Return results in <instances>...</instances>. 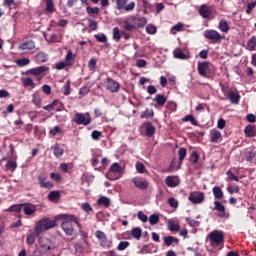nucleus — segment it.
I'll return each mask as SVG.
<instances>
[{
  "label": "nucleus",
  "instance_id": "412c9836",
  "mask_svg": "<svg viewBox=\"0 0 256 256\" xmlns=\"http://www.w3.org/2000/svg\"><path fill=\"white\" fill-rule=\"evenodd\" d=\"M22 211L25 215H33V213L37 212V206L33 204H22Z\"/></svg>",
  "mask_w": 256,
  "mask_h": 256
},
{
  "label": "nucleus",
  "instance_id": "f8f14e48",
  "mask_svg": "<svg viewBox=\"0 0 256 256\" xmlns=\"http://www.w3.org/2000/svg\"><path fill=\"white\" fill-rule=\"evenodd\" d=\"M188 199L190 203H193L194 205H198L199 203H203V201H205V193L191 192Z\"/></svg>",
  "mask_w": 256,
  "mask_h": 256
},
{
  "label": "nucleus",
  "instance_id": "2f4dec72",
  "mask_svg": "<svg viewBox=\"0 0 256 256\" xmlns=\"http://www.w3.org/2000/svg\"><path fill=\"white\" fill-rule=\"evenodd\" d=\"M154 101H156L159 107H164L165 103H167V97H165V95L158 94L156 95Z\"/></svg>",
  "mask_w": 256,
  "mask_h": 256
},
{
  "label": "nucleus",
  "instance_id": "680f3d73",
  "mask_svg": "<svg viewBox=\"0 0 256 256\" xmlns=\"http://www.w3.org/2000/svg\"><path fill=\"white\" fill-rule=\"evenodd\" d=\"M168 229L169 231H179L180 227H179V224L175 223V222H170L168 223Z\"/></svg>",
  "mask_w": 256,
  "mask_h": 256
},
{
  "label": "nucleus",
  "instance_id": "f03ea898",
  "mask_svg": "<svg viewBox=\"0 0 256 256\" xmlns=\"http://www.w3.org/2000/svg\"><path fill=\"white\" fill-rule=\"evenodd\" d=\"M147 25V18L143 16H129L124 20L125 31H133L135 29H141Z\"/></svg>",
  "mask_w": 256,
  "mask_h": 256
},
{
  "label": "nucleus",
  "instance_id": "a211bd4d",
  "mask_svg": "<svg viewBox=\"0 0 256 256\" xmlns=\"http://www.w3.org/2000/svg\"><path fill=\"white\" fill-rule=\"evenodd\" d=\"M63 107V103H61V101L59 100H53L50 104L46 105L43 107L44 111H54V109H56V111H61V108Z\"/></svg>",
  "mask_w": 256,
  "mask_h": 256
},
{
  "label": "nucleus",
  "instance_id": "e2e57ef3",
  "mask_svg": "<svg viewBox=\"0 0 256 256\" xmlns=\"http://www.w3.org/2000/svg\"><path fill=\"white\" fill-rule=\"evenodd\" d=\"M88 25H89V28L92 30V31H97L98 29V24H97V21L95 20H92V19H88Z\"/></svg>",
  "mask_w": 256,
  "mask_h": 256
},
{
  "label": "nucleus",
  "instance_id": "4be33fe9",
  "mask_svg": "<svg viewBox=\"0 0 256 256\" xmlns=\"http://www.w3.org/2000/svg\"><path fill=\"white\" fill-rule=\"evenodd\" d=\"M228 99L231 103H233L234 105H237L239 101H241V96L239 95V92L230 90L228 93Z\"/></svg>",
  "mask_w": 256,
  "mask_h": 256
},
{
  "label": "nucleus",
  "instance_id": "0eeeda50",
  "mask_svg": "<svg viewBox=\"0 0 256 256\" xmlns=\"http://www.w3.org/2000/svg\"><path fill=\"white\" fill-rule=\"evenodd\" d=\"M74 123H76V125H90L91 115L89 112H86L85 114L77 112L74 115Z\"/></svg>",
  "mask_w": 256,
  "mask_h": 256
},
{
  "label": "nucleus",
  "instance_id": "338daca9",
  "mask_svg": "<svg viewBox=\"0 0 256 256\" xmlns=\"http://www.w3.org/2000/svg\"><path fill=\"white\" fill-rule=\"evenodd\" d=\"M136 171H138V173H145V164H143L142 162H137Z\"/></svg>",
  "mask_w": 256,
  "mask_h": 256
},
{
  "label": "nucleus",
  "instance_id": "c756f323",
  "mask_svg": "<svg viewBox=\"0 0 256 256\" xmlns=\"http://www.w3.org/2000/svg\"><path fill=\"white\" fill-rule=\"evenodd\" d=\"M244 133L246 137H255L256 136V128L253 125H248L245 127Z\"/></svg>",
  "mask_w": 256,
  "mask_h": 256
},
{
  "label": "nucleus",
  "instance_id": "423d86ee",
  "mask_svg": "<svg viewBox=\"0 0 256 256\" xmlns=\"http://www.w3.org/2000/svg\"><path fill=\"white\" fill-rule=\"evenodd\" d=\"M208 238L210 239L211 245H215L216 247H221L225 241V237L223 236V232L219 230L212 231Z\"/></svg>",
  "mask_w": 256,
  "mask_h": 256
},
{
  "label": "nucleus",
  "instance_id": "79ce46f5",
  "mask_svg": "<svg viewBox=\"0 0 256 256\" xmlns=\"http://www.w3.org/2000/svg\"><path fill=\"white\" fill-rule=\"evenodd\" d=\"M21 210H23V204H15L10 206L6 211H9V212L14 211L16 213H19Z\"/></svg>",
  "mask_w": 256,
  "mask_h": 256
},
{
  "label": "nucleus",
  "instance_id": "37998d69",
  "mask_svg": "<svg viewBox=\"0 0 256 256\" xmlns=\"http://www.w3.org/2000/svg\"><path fill=\"white\" fill-rule=\"evenodd\" d=\"M49 57L47 56L46 53L40 52L37 54V61L40 63H47Z\"/></svg>",
  "mask_w": 256,
  "mask_h": 256
},
{
  "label": "nucleus",
  "instance_id": "bb28decb",
  "mask_svg": "<svg viewBox=\"0 0 256 256\" xmlns=\"http://www.w3.org/2000/svg\"><path fill=\"white\" fill-rule=\"evenodd\" d=\"M218 29L222 31V33H229V23L225 19H221L218 24Z\"/></svg>",
  "mask_w": 256,
  "mask_h": 256
},
{
  "label": "nucleus",
  "instance_id": "6e6d98bb",
  "mask_svg": "<svg viewBox=\"0 0 256 256\" xmlns=\"http://www.w3.org/2000/svg\"><path fill=\"white\" fill-rule=\"evenodd\" d=\"M186 223H188V225H190V227H199L201 225V222H199L197 220H193L191 218H186Z\"/></svg>",
  "mask_w": 256,
  "mask_h": 256
},
{
  "label": "nucleus",
  "instance_id": "393cba45",
  "mask_svg": "<svg viewBox=\"0 0 256 256\" xmlns=\"http://www.w3.org/2000/svg\"><path fill=\"white\" fill-rule=\"evenodd\" d=\"M173 55L175 59H181V60L191 59V56L189 54L183 53V51H181V49L179 48H176L174 50Z\"/></svg>",
  "mask_w": 256,
  "mask_h": 256
},
{
  "label": "nucleus",
  "instance_id": "603ef678",
  "mask_svg": "<svg viewBox=\"0 0 256 256\" xmlns=\"http://www.w3.org/2000/svg\"><path fill=\"white\" fill-rule=\"evenodd\" d=\"M182 30H183V23H178L171 28V33H172V35H175V33L182 31Z\"/></svg>",
  "mask_w": 256,
  "mask_h": 256
},
{
  "label": "nucleus",
  "instance_id": "ddd939ff",
  "mask_svg": "<svg viewBox=\"0 0 256 256\" xmlns=\"http://www.w3.org/2000/svg\"><path fill=\"white\" fill-rule=\"evenodd\" d=\"M37 179L38 185H40L42 189H53L54 185L51 183V181H47V174L44 172L40 173Z\"/></svg>",
  "mask_w": 256,
  "mask_h": 256
},
{
  "label": "nucleus",
  "instance_id": "8fccbe9b",
  "mask_svg": "<svg viewBox=\"0 0 256 256\" xmlns=\"http://www.w3.org/2000/svg\"><path fill=\"white\" fill-rule=\"evenodd\" d=\"M63 94L67 97L68 95H71V81H67L64 85V92Z\"/></svg>",
  "mask_w": 256,
  "mask_h": 256
},
{
  "label": "nucleus",
  "instance_id": "72a5a7b5",
  "mask_svg": "<svg viewBox=\"0 0 256 256\" xmlns=\"http://www.w3.org/2000/svg\"><path fill=\"white\" fill-rule=\"evenodd\" d=\"M146 135L147 137H153L155 135V126L151 122L146 124Z\"/></svg>",
  "mask_w": 256,
  "mask_h": 256
},
{
  "label": "nucleus",
  "instance_id": "4c0bfd02",
  "mask_svg": "<svg viewBox=\"0 0 256 256\" xmlns=\"http://www.w3.org/2000/svg\"><path fill=\"white\" fill-rule=\"evenodd\" d=\"M215 199H223V190L220 187L216 186L212 189Z\"/></svg>",
  "mask_w": 256,
  "mask_h": 256
},
{
  "label": "nucleus",
  "instance_id": "09e8293b",
  "mask_svg": "<svg viewBox=\"0 0 256 256\" xmlns=\"http://www.w3.org/2000/svg\"><path fill=\"white\" fill-rule=\"evenodd\" d=\"M146 33H148V35H155V33H157V27L153 24L148 25L146 27Z\"/></svg>",
  "mask_w": 256,
  "mask_h": 256
},
{
  "label": "nucleus",
  "instance_id": "c9c22d12",
  "mask_svg": "<svg viewBox=\"0 0 256 256\" xmlns=\"http://www.w3.org/2000/svg\"><path fill=\"white\" fill-rule=\"evenodd\" d=\"M247 49L248 51H256V37L253 36L251 39L247 42Z\"/></svg>",
  "mask_w": 256,
  "mask_h": 256
},
{
  "label": "nucleus",
  "instance_id": "b1692460",
  "mask_svg": "<svg viewBox=\"0 0 256 256\" xmlns=\"http://www.w3.org/2000/svg\"><path fill=\"white\" fill-rule=\"evenodd\" d=\"M19 49H21V51H33V49H35V42H33V40H28L20 44Z\"/></svg>",
  "mask_w": 256,
  "mask_h": 256
},
{
  "label": "nucleus",
  "instance_id": "ea45409f",
  "mask_svg": "<svg viewBox=\"0 0 256 256\" xmlns=\"http://www.w3.org/2000/svg\"><path fill=\"white\" fill-rule=\"evenodd\" d=\"M131 235L134 239H137V241H139V239H141V235H142V230L141 228H133L131 230Z\"/></svg>",
  "mask_w": 256,
  "mask_h": 256
},
{
  "label": "nucleus",
  "instance_id": "6ab92c4d",
  "mask_svg": "<svg viewBox=\"0 0 256 256\" xmlns=\"http://www.w3.org/2000/svg\"><path fill=\"white\" fill-rule=\"evenodd\" d=\"M223 140V136L221 135V132L217 129H212L210 131V141L211 143H221Z\"/></svg>",
  "mask_w": 256,
  "mask_h": 256
},
{
  "label": "nucleus",
  "instance_id": "4468645a",
  "mask_svg": "<svg viewBox=\"0 0 256 256\" xmlns=\"http://www.w3.org/2000/svg\"><path fill=\"white\" fill-rule=\"evenodd\" d=\"M95 237L98 239V241H100V245L101 247H111V241L107 238V235L104 234L103 231H96L95 232Z\"/></svg>",
  "mask_w": 256,
  "mask_h": 256
},
{
  "label": "nucleus",
  "instance_id": "7c9ffc66",
  "mask_svg": "<svg viewBox=\"0 0 256 256\" xmlns=\"http://www.w3.org/2000/svg\"><path fill=\"white\" fill-rule=\"evenodd\" d=\"M74 61H75V56L73 55V51L68 50V53L65 57V64L67 65V67H71Z\"/></svg>",
  "mask_w": 256,
  "mask_h": 256
},
{
  "label": "nucleus",
  "instance_id": "20e7f679",
  "mask_svg": "<svg viewBox=\"0 0 256 256\" xmlns=\"http://www.w3.org/2000/svg\"><path fill=\"white\" fill-rule=\"evenodd\" d=\"M39 245L40 251L43 253V255H51V253L57 249L55 242L48 238H39Z\"/></svg>",
  "mask_w": 256,
  "mask_h": 256
},
{
  "label": "nucleus",
  "instance_id": "f257e3e1",
  "mask_svg": "<svg viewBox=\"0 0 256 256\" xmlns=\"http://www.w3.org/2000/svg\"><path fill=\"white\" fill-rule=\"evenodd\" d=\"M61 228L66 235L73 237L75 235V227H78L81 230V224L79 223V218L75 215L64 214L62 215Z\"/></svg>",
  "mask_w": 256,
  "mask_h": 256
},
{
  "label": "nucleus",
  "instance_id": "5701e85b",
  "mask_svg": "<svg viewBox=\"0 0 256 256\" xmlns=\"http://www.w3.org/2000/svg\"><path fill=\"white\" fill-rule=\"evenodd\" d=\"M165 183L167 187H177L179 185V177L178 176H168L165 179Z\"/></svg>",
  "mask_w": 256,
  "mask_h": 256
},
{
  "label": "nucleus",
  "instance_id": "f3484780",
  "mask_svg": "<svg viewBox=\"0 0 256 256\" xmlns=\"http://www.w3.org/2000/svg\"><path fill=\"white\" fill-rule=\"evenodd\" d=\"M198 13L202 19H211V8L206 4L199 7Z\"/></svg>",
  "mask_w": 256,
  "mask_h": 256
},
{
  "label": "nucleus",
  "instance_id": "de8ad7c7",
  "mask_svg": "<svg viewBox=\"0 0 256 256\" xmlns=\"http://www.w3.org/2000/svg\"><path fill=\"white\" fill-rule=\"evenodd\" d=\"M148 221L150 225H157V223H159V215L157 214L150 215V217L148 218Z\"/></svg>",
  "mask_w": 256,
  "mask_h": 256
},
{
  "label": "nucleus",
  "instance_id": "2eb2a0df",
  "mask_svg": "<svg viewBox=\"0 0 256 256\" xmlns=\"http://www.w3.org/2000/svg\"><path fill=\"white\" fill-rule=\"evenodd\" d=\"M132 183L137 187V189H141L142 191L149 187V181L142 177L133 178Z\"/></svg>",
  "mask_w": 256,
  "mask_h": 256
},
{
  "label": "nucleus",
  "instance_id": "69168bd1",
  "mask_svg": "<svg viewBox=\"0 0 256 256\" xmlns=\"http://www.w3.org/2000/svg\"><path fill=\"white\" fill-rule=\"evenodd\" d=\"M6 168L9 169L10 171H15V169H17V162L8 161L6 164Z\"/></svg>",
  "mask_w": 256,
  "mask_h": 256
},
{
  "label": "nucleus",
  "instance_id": "9b49d317",
  "mask_svg": "<svg viewBox=\"0 0 256 256\" xmlns=\"http://www.w3.org/2000/svg\"><path fill=\"white\" fill-rule=\"evenodd\" d=\"M204 37L205 39H208L209 41H213L214 43H217L223 39L221 34L217 32V30H206L204 31Z\"/></svg>",
  "mask_w": 256,
  "mask_h": 256
},
{
  "label": "nucleus",
  "instance_id": "473e14b6",
  "mask_svg": "<svg viewBox=\"0 0 256 256\" xmlns=\"http://www.w3.org/2000/svg\"><path fill=\"white\" fill-rule=\"evenodd\" d=\"M32 103L38 108L41 107V94L39 92H35L32 95Z\"/></svg>",
  "mask_w": 256,
  "mask_h": 256
},
{
  "label": "nucleus",
  "instance_id": "7ed1b4c3",
  "mask_svg": "<svg viewBox=\"0 0 256 256\" xmlns=\"http://www.w3.org/2000/svg\"><path fill=\"white\" fill-rule=\"evenodd\" d=\"M53 227H57V222L51 220L49 217H44L36 223L34 230L41 235L43 231H49V229H53Z\"/></svg>",
  "mask_w": 256,
  "mask_h": 256
},
{
  "label": "nucleus",
  "instance_id": "13d9d810",
  "mask_svg": "<svg viewBox=\"0 0 256 256\" xmlns=\"http://www.w3.org/2000/svg\"><path fill=\"white\" fill-rule=\"evenodd\" d=\"M178 155H179V161H183V159H185V157H187V149L179 148Z\"/></svg>",
  "mask_w": 256,
  "mask_h": 256
},
{
  "label": "nucleus",
  "instance_id": "9d476101",
  "mask_svg": "<svg viewBox=\"0 0 256 256\" xmlns=\"http://www.w3.org/2000/svg\"><path fill=\"white\" fill-rule=\"evenodd\" d=\"M105 88L110 93H119L120 85L119 82L115 81L114 79L108 77L104 81Z\"/></svg>",
  "mask_w": 256,
  "mask_h": 256
},
{
  "label": "nucleus",
  "instance_id": "4d7b16f0",
  "mask_svg": "<svg viewBox=\"0 0 256 256\" xmlns=\"http://www.w3.org/2000/svg\"><path fill=\"white\" fill-rule=\"evenodd\" d=\"M95 39L99 41V43H107V36L103 33L95 35Z\"/></svg>",
  "mask_w": 256,
  "mask_h": 256
},
{
  "label": "nucleus",
  "instance_id": "c03bdc74",
  "mask_svg": "<svg viewBox=\"0 0 256 256\" xmlns=\"http://www.w3.org/2000/svg\"><path fill=\"white\" fill-rule=\"evenodd\" d=\"M113 39L114 41H121V30H119V27L113 28Z\"/></svg>",
  "mask_w": 256,
  "mask_h": 256
},
{
  "label": "nucleus",
  "instance_id": "39448f33",
  "mask_svg": "<svg viewBox=\"0 0 256 256\" xmlns=\"http://www.w3.org/2000/svg\"><path fill=\"white\" fill-rule=\"evenodd\" d=\"M123 173V169L119 163H113L110 166L109 171L106 174L107 179L110 181H117V179H121V175Z\"/></svg>",
  "mask_w": 256,
  "mask_h": 256
},
{
  "label": "nucleus",
  "instance_id": "a19ab883",
  "mask_svg": "<svg viewBox=\"0 0 256 256\" xmlns=\"http://www.w3.org/2000/svg\"><path fill=\"white\" fill-rule=\"evenodd\" d=\"M29 63H31V60H29V58H22L16 60V65H18V67H27Z\"/></svg>",
  "mask_w": 256,
  "mask_h": 256
},
{
  "label": "nucleus",
  "instance_id": "0e129e2a",
  "mask_svg": "<svg viewBox=\"0 0 256 256\" xmlns=\"http://www.w3.org/2000/svg\"><path fill=\"white\" fill-rule=\"evenodd\" d=\"M81 208L83 209V211H85L86 213H91L93 211V207H91V204L89 203H83L81 205Z\"/></svg>",
  "mask_w": 256,
  "mask_h": 256
},
{
  "label": "nucleus",
  "instance_id": "49530a36",
  "mask_svg": "<svg viewBox=\"0 0 256 256\" xmlns=\"http://www.w3.org/2000/svg\"><path fill=\"white\" fill-rule=\"evenodd\" d=\"M86 13H88V15H99V7L88 6L86 8Z\"/></svg>",
  "mask_w": 256,
  "mask_h": 256
},
{
  "label": "nucleus",
  "instance_id": "6e6552de",
  "mask_svg": "<svg viewBox=\"0 0 256 256\" xmlns=\"http://www.w3.org/2000/svg\"><path fill=\"white\" fill-rule=\"evenodd\" d=\"M115 3V9L118 11H133L135 9V2L127 4V0H112Z\"/></svg>",
  "mask_w": 256,
  "mask_h": 256
},
{
  "label": "nucleus",
  "instance_id": "58836bf2",
  "mask_svg": "<svg viewBox=\"0 0 256 256\" xmlns=\"http://www.w3.org/2000/svg\"><path fill=\"white\" fill-rule=\"evenodd\" d=\"M22 83L24 87H32V89H35V82H33V79L31 77H26L22 80Z\"/></svg>",
  "mask_w": 256,
  "mask_h": 256
},
{
  "label": "nucleus",
  "instance_id": "bf43d9fd",
  "mask_svg": "<svg viewBox=\"0 0 256 256\" xmlns=\"http://www.w3.org/2000/svg\"><path fill=\"white\" fill-rule=\"evenodd\" d=\"M142 119H149V117H153V110H145L144 112L141 113L140 116Z\"/></svg>",
  "mask_w": 256,
  "mask_h": 256
},
{
  "label": "nucleus",
  "instance_id": "c85d7f7f",
  "mask_svg": "<svg viewBox=\"0 0 256 256\" xmlns=\"http://www.w3.org/2000/svg\"><path fill=\"white\" fill-rule=\"evenodd\" d=\"M52 149L57 159H59V157H63V153H65V150H63V148L60 147L59 144H55L54 146H52Z\"/></svg>",
  "mask_w": 256,
  "mask_h": 256
},
{
  "label": "nucleus",
  "instance_id": "f704fd0d",
  "mask_svg": "<svg viewBox=\"0 0 256 256\" xmlns=\"http://www.w3.org/2000/svg\"><path fill=\"white\" fill-rule=\"evenodd\" d=\"M46 3V11L47 13H54L55 12V3L54 0H44Z\"/></svg>",
  "mask_w": 256,
  "mask_h": 256
},
{
  "label": "nucleus",
  "instance_id": "5fc2aeb1",
  "mask_svg": "<svg viewBox=\"0 0 256 256\" xmlns=\"http://www.w3.org/2000/svg\"><path fill=\"white\" fill-rule=\"evenodd\" d=\"M182 121L187 122L190 121V123H192L193 125L197 126L198 122L195 120V117L193 115H187L185 116Z\"/></svg>",
  "mask_w": 256,
  "mask_h": 256
},
{
  "label": "nucleus",
  "instance_id": "864d4df0",
  "mask_svg": "<svg viewBox=\"0 0 256 256\" xmlns=\"http://www.w3.org/2000/svg\"><path fill=\"white\" fill-rule=\"evenodd\" d=\"M137 217L140 221H142V223H147V221H149V217H147V215L143 213V211H139L137 213Z\"/></svg>",
  "mask_w": 256,
  "mask_h": 256
},
{
  "label": "nucleus",
  "instance_id": "e433bc0d",
  "mask_svg": "<svg viewBox=\"0 0 256 256\" xmlns=\"http://www.w3.org/2000/svg\"><path fill=\"white\" fill-rule=\"evenodd\" d=\"M49 201H59L61 199V194H59V191H51L48 194Z\"/></svg>",
  "mask_w": 256,
  "mask_h": 256
},
{
  "label": "nucleus",
  "instance_id": "052dcab7",
  "mask_svg": "<svg viewBox=\"0 0 256 256\" xmlns=\"http://www.w3.org/2000/svg\"><path fill=\"white\" fill-rule=\"evenodd\" d=\"M168 205H170V207H173L174 209H177L179 207V201H177V199L175 198H169Z\"/></svg>",
  "mask_w": 256,
  "mask_h": 256
},
{
  "label": "nucleus",
  "instance_id": "aec40b11",
  "mask_svg": "<svg viewBox=\"0 0 256 256\" xmlns=\"http://www.w3.org/2000/svg\"><path fill=\"white\" fill-rule=\"evenodd\" d=\"M214 209H215V211H218V217H220L221 219H223V217H227V212L225 210V206L221 202L215 201Z\"/></svg>",
  "mask_w": 256,
  "mask_h": 256
},
{
  "label": "nucleus",
  "instance_id": "774afa93",
  "mask_svg": "<svg viewBox=\"0 0 256 256\" xmlns=\"http://www.w3.org/2000/svg\"><path fill=\"white\" fill-rule=\"evenodd\" d=\"M102 136V133L101 131H98V130H94L92 133H91V137L94 141H98L99 137Z\"/></svg>",
  "mask_w": 256,
  "mask_h": 256
},
{
  "label": "nucleus",
  "instance_id": "1a4fd4ad",
  "mask_svg": "<svg viewBox=\"0 0 256 256\" xmlns=\"http://www.w3.org/2000/svg\"><path fill=\"white\" fill-rule=\"evenodd\" d=\"M46 71H49V67L47 66H40L36 68H32L28 71H26V75H34L36 77V81H41L43 73H46Z\"/></svg>",
  "mask_w": 256,
  "mask_h": 256
},
{
  "label": "nucleus",
  "instance_id": "a878e982",
  "mask_svg": "<svg viewBox=\"0 0 256 256\" xmlns=\"http://www.w3.org/2000/svg\"><path fill=\"white\" fill-rule=\"evenodd\" d=\"M41 234L34 229V231L27 235L26 242L28 245H33L35 243V239H37Z\"/></svg>",
  "mask_w": 256,
  "mask_h": 256
},
{
  "label": "nucleus",
  "instance_id": "a18cd8bd",
  "mask_svg": "<svg viewBox=\"0 0 256 256\" xmlns=\"http://www.w3.org/2000/svg\"><path fill=\"white\" fill-rule=\"evenodd\" d=\"M247 161H250V163H255L256 161V152L251 150L249 152H247Z\"/></svg>",
  "mask_w": 256,
  "mask_h": 256
},
{
  "label": "nucleus",
  "instance_id": "dca6fc26",
  "mask_svg": "<svg viewBox=\"0 0 256 256\" xmlns=\"http://www.w3.org/2000/svg\"><path fill=\"white\" fill-rule=\"evenodd\" d=\"M211 67L210 62H200L198 63V73L201 77H209L207 73Z\"/></svg>",
  "mask_w": 256,
  "mask_h": 256
},
{
  "label": "nucleus",
  "instance_id": "3c124183",
  "mask_svg": "<svg viewBox=\"0 0 256 256\" xmlns=\"http://www.w3.org/2000/svg\"><path fill=\"white\" fill-rule=\"evenodd\" d=\"M129 245H130V243L128 241H121L117 246V250L125 251V249H127V247H129Z\"/></svg>",
  "mask_w": 256,
  "mask_h": 256
},
{
  "label": "nucleus",
  "instance_id": "cd10ccee",
  "mask_svg": "<svg viewBox=\"0 0 256 256\" xmlns=\"http://www.w3.org/2000/svg\"><path fill=\"white\" fill-rule=\"evenodd\" d=\"M97 205H102L107 209V207H110L111 205V200L107 196H101L97 200Z\"/></svg>",
  "mask_w": 256,
  "mask_h": 256
}]
</instances>
